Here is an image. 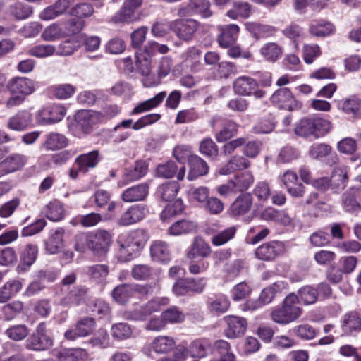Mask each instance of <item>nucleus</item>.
Here are the masks:
<instances>
[{"label":"nucleus","mask_w":361,"mask_h":361,"mask_svg":"<svg viewBox=\"0 0 361 361\" xmlns=\"http://www.w3.org/2000/svg\"><path fill=\"white\" fill-rule=\"evenodd\" d=\"M148 240L147 233L142 229L131 231L126 238L118 240V257L121 262L130 261L133 255L143 248Z\"/></svg>","instance_id":"nucleus-1"},{"label":"nucleus","mask_w":361,"mask_h":361,"mask_svg":"<svg viewBox=\"0 0 361 361\" xmlns=\"http://www.w3.org/2000/svg\"><path fill=\"white\" fill-rule=\"evenodd\" d=\"M295 293L288 294L284 299L282 306L274 308L271 312L272 320L278 324H287L295 321L302 314L298 307Z\"/></svg>","instance_id":"nucleus-2"},{"label":"nucleus","mask_w":361,"mask_h":361,"mask_svg":"<svg viewBox=\"0 0 361 361\" xmlns=\"http://www.w3.org/2000/svg\"><path fill=\"white\" fill-rule=\"evenodd\" d=\"M111 243L112 235L106 230L100 228L87 234V247L94 256H105Z\"/></svg>","instance_id":"nucleus-3"},{"label":"nucleus","mask_w":361,"mask_h":361,"mask_svg":"<svg viewBox=\"0 0 361 361\" xmlns=\"http://www.w3.org/2000/svg\"><path fill=\"white\" fill-rule=\"evenodd\" d=\"M54 341L47 334L45 322L39 323L35 331L26 340L25 346L27 350L36 352H42L49 350L52 347Z\"/></svg>","instance_id":"nucleus-4"},{"label":"nucleus","mask_w":361,"mask_h":361,"mask_svg":"<svg viewBox=\"0 0 361 361\" xmlns=\"http://www.w3.org/2000/svg\"><path fill=\"white\" fill-rule=\"evenodd\" d=\"M286 283L282 281L274 283L262 290L257 300H247L245 304L244 310H255L270 303L278 294L286 288Z\"/></svg>","instance_id":"nucleus-5"},{"label":"nucleus","mask_w":361,"mask_h":361,"mask_svg":"<svg viewBox=\"0 0 361 361\" xmlns=\"http://www.w3.org/2000/svg\"><path fill=\"white\" fill-rule=\"evenodd\" d=\"M210 7L209 0H189L185 6L178 8L177 15L179 17L199 15L203 18H208L213 15Z\"/></svg>","instance_id":"nucleus-6"},{"label":"nucleus","mask_w":361,"mask_h":361,"mask_svg":"<svg viewBox=\"0 0 361 361\" xmlns=\"http://www.w3.org/2000/svg\"><path fill=\"white\" fill-rule=\"evenodd\" d=\"M96 325L94 318L84 317L76 322L75 328L66 331L64 337L68 341H73L79 337L88 336L94 332Z\"/></svg>","instance_id":"nucleus-7"},{"label":"nucleus","mask_w":361,"mask_h":361,"mask_svg":"<svg viewBox=\"0 0 361 361\" xmlns=\"http://www.w3.org/2000/svg\"><path fill=\"white\" fill-rule=\"evenodd\" d=\"M343 210L350 214L357 215L361 211V187H350L341 196Z\"/></svg>","instance_id":"nucleus-8"},{"label":"nucleus","mask_w":361,"mask_h":361,"mask_svg":"<svg viewBox=\"0 0 361 361\" xmlns=\"http://www.w3.org/2000/svg\"><path fill=\"white\" fill-rule=\"evenodd\" d=\"M233 89L239 95L253 94L256 99H261L266 94L265 91L258 89V83L255 79L246 76L237 78L233 83Z\"/></svg>","instance_id":"nucleus-9"},{"label":"nucleus","mask_w":361,"mask_h":361,"mask_svg":"<svg viewBox=\"0 0 361 361\" xmlns=\"http://www.w3.org/2000/svg\"><path fill=\"white\" fill-rule=\"evenodd\" d=\"M143 0H125L121 9L111 18L114 23H130L137 20L135 11L141 7Z\"/></svg>","instance_id":"nucleus-10"},{"label":"nucleus","mask_w":361,"mask_h":361,"mask_svg":"<svg viewBox=\"0 0 361 361\" xmlns=\"http://www.w3.org/2000/svg\"><path fill=\"white\" fill-rule=\"evenodd\" d=\"M270 100L280 109L288 111L299 109L302 106V104L295 99L290 90L286 87L279 88L275 91Z\"/></svg>","instance_id":"nucleus-11"},{"label":"nucleus","mask_w":361,"mask_h":361,"mask_svg":"<svg viewBox=\"0 0 361 361\" xmlns=\"http://www.w3.org/2000/svg\"><path fill=\"white\" fill-rule=\"evenodd\" d=\"M149 213L146 204H138L128 207L117 220L121 226H128L142 221Z\"/></svg>","instance_id":"nucleus-12"},{"label":"nucleus","mask_w":361,"mask_h":361,"mask_svg":"<svg viewBox=\"0 0 361 361\" xmlns=\"http://www.w3.org/2000/svg\"><path fill=\"white\" fill-rule=\"evenodd\" d=\"M11 94H18L24 98L35 91V81L25 77H13L7 83Z\"/></svg>","instance_id":"nucleus-13"},{"label":"nucleus","mask_w":361,"mask_h":361,"mask_svg":"<svg viewBox=\"0 0 361 361\" xmlns=\"http://www.w3.org/2000/svg\"><path fill=\"white\" fill-rule=\"evenodd\" d=\"M198 27L199 23L191 18L172 21V31L178 38L185 41H189L192 38Z\"/></svg>","instance_id":"nucleus-14"},{"label":"nucleus","mask_w":361,"mask_h":361,"mask_svg":"<svg viewBox=\"0 0 361 361\" xmlns=\"http://www.w3.org/2000/svg\"><path fill=\"white\" fill-rule=\"evenodd\" d=\"M283 250V245L278 240H272L263 243L255 250L256 257L262 261H271L278 257Z\"/></svg>","instance_id":"nucleus-15"},{"label":"nucleus","mask_w":361,"mask_h":361,"mask_svg":"<svg viewBox=\"0 0 361 361\" xmlns=\"http://www.w3.org/2000/svg\"><path fill=\"white\" fill-rule=\"evenodd\" d=\"M26 162L27 157L23 154L15 153L9 155L0 162V178L21 169Z\"/></svg>","instance_id":"nucleus-16"},{"label":"nucleus","mask_w":361,"mask_h":361,"mask_svg":"<svg viewBox=\"0 0 361 361\" xmlns=\"http://www.w3.org/2000/svg\"><path fill=\"white\" fill-rule=\"evenodd\" d=\"M217 227L218 225L213 224L206 230L207 233L212 235L211 242L213 245L221 246L234 238L236 233L235 226L228 227L221 231H217Z\"/></svg>","instance_id":"nucleus-17"},{"label":"nucleus","mask_w":361,"mask_h":361,"mask_svg":"<svg viewBox=\"0 0 361 361\" xmlns=\"http://www.w3.org/2000/svg\"><path fill=\"white\" fill-rule=\"evenodd\" d=\"M228 324L225 330V335L228 338L240 337L245 333L247 323L245 319L237 316H227L224 317Z\"/></svg>","instance_id":"nucleus-18"},{"label":"nucleus","mask_w":361,"mask_h":361,"mask_svg":"<svg viewBox=\"0 0 361 361\" xmlns=\"http://www.w3.org/2000/svg\"><path fill=\"white\" fill-rule=\"evenodd\" d=\"M149 193V185L147 183H140L124 190L121 199L127 203L145 200Z\"/></svg>","instance_id":"nucleus-19"},{"label":"nucleus","mask_w":361,"mask_h":361,"mask_svg":"<svg viewBox=\"0 0 361 361\" xmlns=\"http://www.w3.org/2000/svg\"><path fill=\"white\" fill-rule=\"evenodd\" d=\"M65 230L57 228L49 233L48 238L44 241L45 250L47 253L55 255L60 252L64 247L63 236Z\"/></svg>","instance_id":"nucleus-20"},{"label":"nucleus","mask_w":361,"mask_h":361,"mask_svg":"<svg viewBox=\"0 0 361 361\" xmlns=\"http://www.w3.org/2000/svg\"><path fill=\"white\" fill-rule=\"evenodd\" d=\"M150 256L153 261L168 263L171 259L169 244L160 240L153 241L150 246Z\"/></svg>","instance_id":"nucleus-21"},{"label":"nucleus","mask_w":361,"mask_h":361,"mask_svg":"<svg viewBox=\"0 0 361 361\" xmlns=\"http://www.w3.org/2000/svg\"><path fill=\"white\" fill-rule=\"evenodd\" d=\"M239 27L235 24H229L219 27L220 35L218 36V42L220 47L228 48L233 45L239 32Z\"/></svg>","instance_id":"nucleus-22"},{"label":"nucleus","mask_w":361,"mask_h":361,"mask_svg":"<svg viewBox=\"0 0 361 361\" xmlns=\"http://www.w3.org/2000/svg\"><path fill=\"white\" fill-rule=\"evenodd\" d=\"M98 116L99 114H96L95 111L82 110L76 114L75 118L78 127L85 133H89L91 132L92 126L99 123Z\"/></svg>","instance_id":"nucleus-23"},{"label":"nucleus","mask_w":361,"mask_h":361,"mask_svg":"<svg viewBox=\"0 0 361 361\" xmlns=\"http://www.w3.org/2000/svg\"><path fill=\"white\" fill-rule=\"evenodd\" d=\"M157 174L159 177L164 178H173L176 174L178 180H183L185 175V167L180 166L179 168L173 161H166L157 167Z\"/></svg>","instance_id":"nucleus-24"},{"label":"nucleus","mask_w":361,"mask_h":361,"mask_svg":"<svg viewBox=\"0 0 361 361\" xmlns=\"http://www.w3.org/2000/svg\"><path fill=\"white\" fill-rule=\"evenodd\" d=\"M32 122V114L27 110L18 111L8 120L6 126L15 131H23Z\"/></svg>","instance_id":"nucleus-25"},{"label":"nucleus","mask_w":361,"mask_h":361,"mask_svg":"<svg viewBox=\"0 0 361 361\" xmlns=\"http://www.w3.org/2000/svg\"><path fill=\"white\" fill-rule=\"evenodd\" d=\"M147 171V165L142 161H136L133 168L126 169L123 178L118 183L119 187H122L130 182L137 180L143 177Z\"/></svg>","instance_id":"nucleus-26"},{"label":"nucleus","mask_w":361,"mask_h":361,"mask_svg":"<svg viewBox=\"0 0 361 361\" xmlns=\"http://www.w3.org/2000/svg\"><path fill=\"white\" fill-rule=\"evenodd\" d=\"M101 160L99 152L98 150H93L90 152L79 155L75 161V163L78 166V170L86 173L90 169L95 168Z\"/></svg>","instance_id":"nucleus-27"},{"label":"nucleus","mask_w":361,"mask_h":361,"mask_svg":"<svg viewBox=\"0 0 361 361\" xmlns=\"http://www.w3.org/2000/svg\"><path fill=\"white\" fill-rule=\"evenodd\" d=\"M188 164L189 172L188 179L189 180H195L208 173L209 166L207 163L197 154L192 156L189 159Z\"/></svg>","instance_id":"nucleus-28"},{"label":"nucleus","mask_w":361,"mask_h":361,"mask_svg":"<svg viewBox=\"0 0 361 361\" xmlns=\"http://www.w3.org/2000/svg\"><path fill=\"white\" fill-rule=\"evenodd\" d=\"M211 341L202 338L193 341L189 346V353L193 357L203 358L212 353L213 350Z\"/></svg>","instance_id":"nucleus-29"},{"label":"nucleus","mask_w":361,"mask_h":361,"mask_svg":"<svg viewBox=\"0 0 361 361\" xmlns=\"http://www.w3.org/2000/svg\"><path fill=\"white\" fill-rule=\"evenodd\" d=\"M252 205V197L250 193L239 195L232 203L230 210L233 216L244 215L247 213Z\"/></svg>","instance_id":"nucleus-30"},{"label":"nucleus","mask_w":361,"mask_h":361,"mask_svg":"<svg viewBox=\"0 0 361 361\" xmlns=\"http://www.w3.org/2000/svg\"><path fill=\"white\" fill-rule=\"evenodd\" d=\"M250 166V161L246 157L241 155H235L225 166L219 169V173L221 175H228L235 171L246 169Z\"/></svg>","instance_id":"nucleus-31"},{"label":"nucleus","mask_w":361,"mask_h":361,"mask_svg":"<svg viewBox=\"0 0 361 361\" xmlns=\"http://www.w3.org/2000/svg\"><path fill=\"white\" fill-rule=\"evenodd\" d=\"M212 253L209 245L202 238H195L190 250L187 253L188 258L192 259L196 257H207Z\"/></svg>","instance_id":"nucleus-32"},{"label":"nucleus","mask_w":361,"mask_h":361,"mask_svg":"<svg viewBox=\"0 0 361 361\" xmlns=\"http://www.w3.org/2000/svg\"><path fill=\"white\" fill-rule=\"evenodd\" d=\"M87 288L82 286L73 287L62 300V304L63 305H79L85 302L87 298Z\"/></svg>","instance_id":"nucleus-33"},{"label":"nucleus","mask_w":361,"mask_h":361,"mask_svg":"<svg viewBox=\"0 0 361 361\" xmlns=\"http://www.w3.org/2000/svg\"><path fill=\"white\" fill-rule=\"evenodd\" d=\"M207 308L213 314L219 315L225 313L230 307V302L224 295L209 298L207 302Z\"/></svg>","instance_id":"nucleus-34"},{"label":"nucleus","mask_w":361,"mask_h":361,"mask_svg":"<svg viewBox=\"0 0 361 361\" xmlns=\"http://www.w3.org/2000/svg\"><path fill=\"white\" fill-rule=\"evenodd\" d=\"M348 177L346 171L341 167H336L333 171L329 178L330 188L334 192H338L343 190L348 183Z\"/></svg>","instance_id":"nucleus-35"},{"label":"nucleus","mask_w":361,"mask_h":361,"mask_svg":"<svg viewBox=\"0 0 361 361\" xmlns=\"http://www.w3.org/2000/svg\"><path fill=\"white\" fill-rule=\"evenodd\" d=\"M23 283L20 280H11L0 288V303L8 302L22 289Z\"/></svg>","instance_id":"nucleus-36"},{"label":"nucleus","mask_w":361,"mask_h":361,"mask_svg":"<svg viewBox=\"0 0 361 361\" xmlns=\"http://www.w3.org/2000/svg\"><path fill=\"white\" fill-rule=\"evenodd\" d=\"M342 329L345 333L352 334L361 331V317L355 312L345 314L342 321Z\"/></svg>","instance_id":"nucleus-37"},{"label":"nucleus","mask_w":361,"mask_h":361,"mask_svg":"<svg viewBox=\"0 0 361 361\" xmlns=\"http://www.w3.org/2000/svg\"><path fill=\"white\" fill-rule=\"evenodd\" d=\"M57 361H87L88 354L82 348L65 349L56 355Z\"/></svg>","instance_id":"nucleus-38"},{"label":"nucleus","mask_w":361,"mask_h":361,"mask_svg":"<svg viewBox=\"0 0 361 361\" xmlns=\"http://www.w3.org/2000/svg\"><path fill=\"white\" fill-rule=\"evenodd\" d=\"M335 31L334 25L323 20L313 21L309 27L310 33L315 37H324L333 34Z\"/></svg>","instance_id":"nucleus-39"},{"label":"nucleus","mask_w":361,"mask_h":361,"mask_svg":"<svg viewBox=\"0 0 361 361\" xmlns=\"http://www.w3.org/2000/svg\"><path fill=\"white\" fill-rule=\"evenodd\" d=\"M176 345L173 338L161 336L155 338L151 344L152 348L157 353H167L171 351Z\"/></svg>","instance_id":"nucleus-40"},{"label":"nucleus","mask_w":361,"mask_h":361,"mask_svg":"<svg viewBox=\"0 0 361 361\" xmlns=\"http://www.w3.org/2000/svg\"><path fill=\"white\" fill-rule=\"evenodd\" d=\"M295 295L298 302H301L305 305L314 304L318 300V290L312 286H302Z\"/></svg>","instance_id":"nucleus-41"},{"label":"nucleus","mask_w":361,"mask_h":361,"mask_svg":"<svg viewBox=\"0 0 361 361\" xmlns=\"http://www.w3.org/2000/svg\"><path fill=\"white\" fill-rule=\"evenodd\" d=\"M166 92L162 91L157 94L154 97L145 100L137 105L133 110L132 114H140L144 111H149L158 106L164 99Z\"/></svg>","instance_id":"nucleus-42"},{"label":"nucleus","mask_w":361,"mask_h":361,"mask_svg":"<svg viewBox=\"0 0 361 361\" xmlns=\"http://www.w3.org/2000/svg\"><path fill=\"white\" fill-rule=\"evenodd\" d=\"M112 297L119 304L126 303L130 298L135 297L133 284L116 286L112 291Z\"/></svg>","instance_id":"nucleus-43"},{"label":"nucleus","mask_w":361,"mask_h":361,"mask_svg":"<svg viewBox=\"0 0 361 361\" xmlns=\"http://www.w3.org/2000/svg\"><path fill=\"white\" fill-rule=\"evenodd\" d=\"M283 49L275 42L265 44L260 49V54L265 60L275 62L282 55Z\"/></svg>","instance_id":"nucleus-44"},{"label":"nucleus","mask_w":361,"mask_h":361,"mask_svg":"<svg viewBox=\"0 0 361 361\" xmlns=\"http://www.w3.org/2000/svg\"><path fill=\"white\" fill-rule=\"evenodd\" d=\"M109 273V269L106 264H97L87 269V275L97 283H102L106 281Z\"/></svg>","instance_id":"nucleus-45"},{"label":"nucleus","mask_w":361,"mask_h":361,"mask_svg":"<svg viewBox=\"0 0 361 361\" xmlns=\"http://www.w3.org/2000/svg\"><path fill=\"white\" fill-rule=\"evenodd\" d=\"M196 224L194 221L180 220L173 224L168 229V233L171 235H180L194 231Z\"/></svg>","instance_id":"nucleus-46"},{"label":"nucleus","mask_w":361,"mask_h":361,"mask_svg":"<svg viewBox=\"0 0 361 361\" xmlns=\"http://www.w3.org/2000/svg\"><path fill=\"white\" fill-rule=\"evenodd\" d=\"M184 209V204L180 199H177L173 203L167 204L161 214V219L164 222L169 221L170 219Z\"/></svg>","instance_id":"nucleus-47"},{"label":"nucleus","mask_w":361,"mask_h":361,"mask_svg":"<svg viewBox=\"0 0 361 361\" xmlns=\"http://www.w3.org/2000/svg\"><path fill=\"white\" fill-rule=\"evenodd\" d=\"M223 361H234L235 355L231 352L230 344L224 340H217L212 345Z\"/></svg>","instance_id":"nucleus-48"},{"label":"nucleus","mask_w":361,"mask_h":361,"mask_svg":"<svg viewBox=\"0 0 361 361\" xmlns=\"http://www.w3.org/2000/svg\"><path fill=\"white\" fill-rule=\"evenodd\" d=\"M236 192L246 190L253 183V176L250 172H244L231 180Z\"/></svg>","instance_id":"nucleus-49"},{"label":"nucleus","mask_w":361,"mask_h":361,"mask_svg":"<svg viewBox=\"0 0 361 361\" xmlns=\"http://www.w3.org/2000/svg\"><path fill=\"white\" fill-rule=\"evenodd\" d=\"M38 254V247L36 245L27 244L20 255L23 265L30 267L36 260Z\"/></svg>","instance_id":"nucleus-50"},{"label":"nucleus","mask_w":361,"mask_h":361,"mask_svg":"<svg viewBox=\"0 0 361 361\" xmlns=\"http://www.w3.org/2000/svg\"><path fill=\"white\" fill-rule=\"evenodd\" d=\"M200 152L207 157L215 159L219 156V148L216 144L211 138L202 140L199 146Z\"/></svg>","instance_id":"nucleus-51"},{"label":"nucleus","mask_w":361,"mask_h":361,"mask_svg":"<svg viewBox=\"0 0 361 361\" xmlns=\"http://www.w3.org/2000/svg\"><path fill=\"white\" fill-rule=\"evenodd\" d=\"M88 343L92 347L106 348L110 345V337L107 331L104 329H99L88 341Z\"/></svg>","instance_id":"nucleus-52"},{"label":"nucleus","mask_w":361,"mask_h":361,"mask_svg":"<svg viewBox=\"0 0 361 361\" xmlns=\"http://www.w3.org/2000/svg\"><path fill=\"white\" fill-rule=\"evenodd\" d=\"M111 335L114 339L121 341L129 338L133 334L130 326L126 323H117L111 326Z\"/></svg>","instance_id":"nucleus-53"},{"label":"nucleus","mask_w":361,"mask_h":361,"mask_svg":"<svg viewBox=\"0 0 361 361\" xmlns=\"http://www.w3.org/2000/svg\"><path fill=\"white\" fill-rule=\"evenodd\" d=\"M313 126L315 138L324 136L330 132L332 128V124L329 121L320 117H313Z\"/></svg>","instance_id":"nucleus-54"},{"label":"nucleus","mask_w":361,"mask_h":361,"mask_svg":"<svg viewBox=\"0 0 361 361\" xmlns=\"http://www.w3.org/2000/svg\"><path fill=\"white\" fill-rule=\"evenodd\" d=\"M66 112V109L64 106L61 105H53L44 109L42 114L44 116L48 114V116L45 117L44 119L47 120L48 123H51L60 121L65 116Z\"/></svg>","instance_id":"nucleus-55"},{"label":"nucleus","mask_w":361,"mask_h":361,"mask_svg":"<svg viewBox=\"0 0 361 361\" xmlns=\"http://www.w3.org/2000/svg\"><path fill=\"white\" fill-rule=\"evenodd\" d=\"M44 145L48 150L60 149L66 145V138L61 134L52 133L47 135Z\"/></svg>","instance_id":"nucleus-56"},{"label":"nucleus","mask_w":361,"mask_h":361,"mask_svg":"<svg viewBox=\"0 0 361 361\" xmlns=\"http://www.w3.org/2000/svg\"><path fill=\"white\" fill-rule=\"evenodd\" d=\"M178 190V183L173 181L161 185L159 188L158 192L163 200L170 201L176 196Z\"/></svg>","instance_id":"nucleus-57"},{"label":"nucleus","mask_w":361,"mask_h":361,"mask_svg":"<svg viewBox=\"0 0 361 361\" xmlns=\"http://www.w3.org/2000/svg\"><path fill=\"white\" fill-rule=\"evenodd\" d=\"M65 35V32L58 24L53 23L44 30L41 37L44 41L51 42L64 37Z\"/></svg>","instance_id":"nucleus-58"},{"label":"nucleus","mask_w":361,"mask_h":361,"mask_svg":"<svg viewBox=\"0 0 361 361\" xmlns=\"http://www.w3.org/2000/svg\"><path fill=\"white\" fill-rule=\"evenodd\" d=\"M313 117L304 118L300 121L295 128V133L301 137L314 136Z\"/></svg>","instance_id":"nucleus-59"},{"label":"nucleus","mask_w":361,"mask_h":361,"mask_svg":"<svg viewBox=\"0 0 361 361\" xmlns=\"http://www.w3.org/2000/svg\"><path fill=\"white\" fill-rule=\"evenodd\" d=\"M30 330L25 324L14 325L6 331V334L11 340L19 341L23 340L29 334Z\"/></svg>","instance_id":"nucleus-60"},{"label":"nucleus","mask_w":361,"mask_h":361,"mask_svg":"<svg viewBox=\"0 0 361 361\" xmlns=\"http://www.w3.org/2000/svg\"><path fill=\"white\" fill-rule=\"evenodd\" d=\"M238 130V125L233 121H227L224 123L223 128L216 134V139L219 142L226 141L234 136Z\"/></svg>","instance_id":"nucleus-61"},{"label":"nucleus","mask_w":361,"mask_h":361,"mask_svg":"<svg viewBox=\"0 0 361 361\" xmlns=\"http://www.w3.org/2000/svg\"><path fill=\"white\" fill-rule=\"evenodd\" d=\"M135 296L146 297L152 295L154 290L159 289L160 286L157 281H153L145 284H133Z\"/></svg>","instance_id":"nucleus-62"},{"label":"nucleus","mask_w":361,"mask_h":361,"mask_svg":"<svg viewBox=\"0 0 361 361\" xmlns=\"http://www.w3.org/2000/svg\"><path fill=\"white\" fill-rule=\"evenodd\" d=\"M46 216L53 221L61 220L63 216V209L58 202H51L47 205Z\"/></svg>","instance_id":"nucleus-63"},{"label":"nucleus","mask_w":361,"mask_h":361,"mask_svg":"<svg viewBox=\"0 0 361 361\" xmlns=\"http://www.w3.org/2000/svg\"><path fill=\"white\" fill-rule=\"evenodd\" d=\"M11 14L18 20H23L28 18L32 13L30 6L22 3H16L10 8Z\"/></svg>","instance_id":"nucleus-64"}]
</instances>
